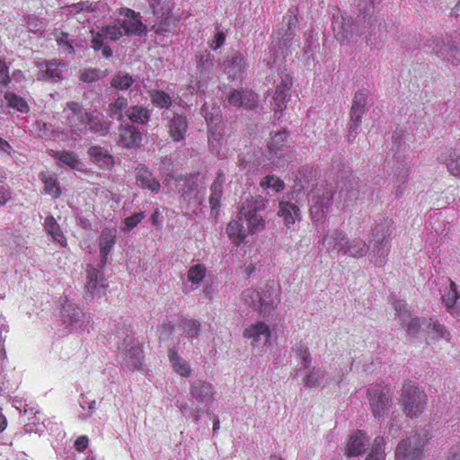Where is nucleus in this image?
<instances>
[{
	"label": "nucleus",
	"instance_id": "obj_1",
	"mask_svg": "<svg viewBox=\"0 0 460 460\" xmlns=\"http://www.w3.org/2000/svg\"><path fill=\"white\" fill-rule=\"evenodd\" d=\"M245 305L262 316L271 314L279 303V294L273 285L266 284L260 289L247 288L242 293Z\"/></svg>",
	"mask_w": 460,
	"mask_h": 460
},
{
	"label": "nucleus",
	"instance_id": "obj_2",
	"mask_svg": "<svg viewBox=\"0 0 460 460\" xmlns=\"http://www.w3.org/2000/svg\"><path fill=\"white\" fill-rule=\"evenodd\" d=\"M334 189L331 183L319 181L308 193L310 216L314 223H323L330 212Z\"/></svg>",
	"mask_w": 460,
	"mask_h": 460
},
{
	"label": "nucleus",
	"instance_id": "obj_3",
	"mask_svg": "<svg viewBox=\"0 0 460 460\" xmlns=\"http://www.w3.org/2000/svg\"><path fill=\"white\" fill-rule=\"evenodd\" d=\"M266 208V199L258 195L246 199L241 205L238 214L240 220L246 222L249 234H255L266 227V220L260 214Z\"/></svg>",
	"mask_w": 460,
	"mask_h": 460
},
{
	"label": "nucleus",
	"instance_id": "obj_4",
	"mask_svg": "<svg viewBox=\"0 0 460 460\" xmlns=\"http://www.w3.org/2000/svg\"><path fill=\"white\" fill-rule=\"evenodd\" d=\"M428 402V396L415 382L403 384L400 398L402 411L409 418L414 419L423 413Z\"/></svg>",
	"mask_w": 460,
	"mask_h": 460
},
{
	"label": "nucleus",
	"instance_id": "obj_5",
	"mask_svg": "<svg viewBox=\"0 0 460 460\" xmlns=\"http://www.w3.org/2000/svg\"><path fill=\"white\" fill-rule=\"evenodd\" d=\"M91 48L94 51L102 50V56L106 58L112 57V49L106 44V40H118L124 34L119 23L102 27L98 31H92Z\"/></svg>",
	"mask_w": 460,
	"mask_h": 460
},
{
	"label": "nucleus",
	"instance_id": "obj_6",
	"mask_svg": "<svg viewBox=\"0 0 460 460\" xmlns=\"http://www.w3.org/2000/svg\"><path fill=\"white\" fill-rule=\"evenodd\" d=\"M114 338L123 340L122 342L118 345V349L125 352L132 369H140L144 358L143 349L138 344H134L130 331L126 327L119 328L114 334Z\"/></svg>",
	"mask_w": 460,
	"mask_h": 460
},
{
	"label": "nucleus",
	"instance_id": "obj_7",
	"mask_svg": "<svg viewBox=\"0 0 460 460\" xmlns=\"http://www.w3.org/2000/svg\"><path fill=\"white\" fill-rule=\"evenodd\" d=\"M63 323L71 332H84L91 323V317L84 314L75 304L66 301L61 311Z\"/></svg>",
	"mask_w": 460,
	"mask_h": 460
},
{
	"label": "nucleus",
	"instance_id": "obj_8",
	"mask_svg": "<svg viewBox=\"0 0 460 460\" xmlns=\"http://www.w3.org/2000/svg\"><path fill=\"white\" fill-rule=\"evenodd\" d=\"M288 132L282 130L274 134L268 143L266 157L273 167H280L286 162V151L288 147Z\"/></svg>",
	"mask_w": 460,
	"mask_h": 460
},
{
	"label": "nucleus",
	"instance_id": "obj_9",
	"mask_svg": "<svg viewBox=\"0 0 460 460\" xmlns=\"http://www.w3.org/2000/svg\"><path fill=\"white\" fill-rule=\"evenodd\" d=\"M38 81L58 83L63 79V74L66 71V63L61 59H44L36 63Z\"/></svg>",
	"mask_w": 460,
	"mask_h": 460
},
{
	"label": "nucleus",
	"instance_id": "obj_10",
	"mask_svg": "<svg viewBox=\"0 0 460 460\" xmlns=\"http://www.w3.org/2000/svg\"><path fill=\"white\" fill-rule=\"evenodd\" d=\"M274 84L275 92L272 96L271 106L274 115L277 116L278 113L281 114L287 108L293 86V78L289 74L281 72L279 80L274 81Z\"/></svg>",
	"mask_w": 460,
	"mask_h": 460
},
{
	"label": "nucleus",
	"instance_id": "obj_11",
	"mask_svg": "<svg viewBox=\"0 0 460 460\" xmlns=\"http://www.w3.org/2000/svg\"><path fill=\"white\" fill-rule=\"evenodd\" d=\"M66 108L70 114L66 116V124L72 136L79 137L84 134L87 129V120H89L87 112L82 104L76 102H68Z\"/></svg>",
	"mask_w": 460,
	"mask_h": 460
},
{
	"label": "nucleus",
	"instance_id": "obj_12",
	"mask_svg": "<svg viewBox=\"0 0 460 460\" xmlns=\"http://www.w3.org/2000/svg\"><path fill=\"white\" fill-rule=\"evenodd\" d=\"M428 440V432L421 438H413V441L410 438L402 440L395 449V457L399 460H419Z\"/></svg>",
	"mask_w": 460,
	"mask_h": 460
},
{
	"label": "nucleus",
	"instance_id": "obj_13",
	"mask_svg": "<svg viewBox=\"0 0 460 460\" xmlns=\"http://www.w3.org/2000/svg\"><path fill=\"white\" fill-rule=\"evenodd\" d=\"M332 27L335 39L341 44H347L353 37L356 25L350 16L345 15L338 9L336 13L332 14Z\"/></svg>",
	"mask_w": 460,
	"mask_h": 460
},
{
	"label": "nucleus",
	"instance_id": "obj_14",
	"mask_svg": "<svg viewBox=\"0 0 460 460\" xmlns=\"http://www.w3.org/2000/svg\"><path fill=\"white\" fill-rule=\"evenodd\" d=\"M367 396L373 415L376 418L385 416L391 405V395L388 389L376 385L367 390Z\"/></svg>",
	"mask_w": 460,
	"mask_h": 460
},
{
	"label": "nucleus",
	"instance_id": "obj_15",
	"mask_svg": "<svg viewBox=\"0 0 460 460\" xmlns=\"http://www.w3.org/2000/svg\"><path fill=\"white\" fill-rule=\"evenodd\" d=\"M243 337L251 341L252 347H258L261 344L268 347L270 344L271 331L268 324L259 321L244 329Z\"/></svg>",
	"mask_w": 460,
	"mask_h": 460
},
{
	"label": "nucleus",
	"instance_id": "obj_16",
	"mask_svg": "<svg viewBox=\"0 0 460 460\" xmlns=\"http://www.w3.org/2000/svg\"><path fill=\"white\" fill-rule=\"evenodd\" d=\"M392 232V220L388 218H384L373 227V240L378 244L376 248H374L375 252L383 257L387 256L388 249L384 250V248L386 246Z\"/></svg>",
	"mask_w": 460,
	"mask_h": 460
},
{
	"label": "nucleus",
	"instance_id": "obj_17",
	"mask_svg": "<svg viewBox=\"0 0 460 460\" xmlns=\"http://www.w3.org/2000/svg\"><path fill=\"white\" fill-rule=\"evenodd\" d=\"M367 93L363 91L357 92L352 101L350 109V123L349 124V137L356 132L361 123L362 115L365 112L367 103Z\"/></svg>",
	"mask_w": 460,
	"mask_h": 460
},
{
	"label": "nucleus",
	"instance_id": "obj_18",
	"mask_svg": "<svg viewBox=\"0 0 460 460\" xmlns=\"http://www.w3.org/2000/svg\"><path fill=\"white\" fill-rule=\"evenodd\" d=\"M228 104L234 107H243L252 110L257 107L258 95L250 90H232L228 96Z\"/></svg>",
	"mask_w": 460,
	"mask_h": 460
},
{
	"label": "nucleus",
	"instance_id": "obj_19",
	"mask_svg": "<svg viewBox=\"0 0 460 460\" xmlns=\"http://www.w3.org/2000/svg\"><path fill=\"white\" fill-rule=\"evenodd\" d=\"M117 237V230L115 228H104L99 236V249L101 255V261L99 268L102 269L106 266L108 257L111 254L115 245Z\"/></svg>",
	"mask_w": 460,
	"mask_h": 460
},
{
	"label": "nucleus",
	"instance_id": "obj_20",
	"mask_svg": "<svg viewBox=\"0 0 460 460\" xmlns=\"http://www.w3.org/2000/svg\"><path fill=\"white\" fill-rule=\"evenodd\" d=\"M99 3H91L89 1H83L71 5L66 6V14L75 16L76 19L86 20L90 22L96 17V12L99 9Z\"/></svg>",
	"mask_w": 460,
	"mask_h": 460
},
{
	"label": "nucleus",
	"instance_id": "obj_21",
	"mask_svg": "<svg viewBox=\"0 0 460 460\" xmlns=\"http://www.w3.org/2000/svg\"><path fill=\"white\" fill-rule=\"evenodd\" d=\"M107 288L106 279L102 272L98 269L88 266L87 269V280L85 284L86 293L90 295L96 294L101 296L105 295Z\"/></svg>",
	"mask_w": 460,
	"mask_h": 460
},
{
	"label": "nucleus",
	"instance_id": "obj_22",
	"mask_svg": "<svg viewBox=\"0 0 460 460\" xmlns=\"http://www.w3.org/2000/svg\"><path fill=\"white\" fill-rule=\"evenodd\" d=\"M142 136L140 131L129 124H121L119 128V145L124 148H134L140 145Z\"/></svg>",
	"mask_w": 460,
	"mask_h": 460
},
{
	"label": "nucleus",
	"instance_id": "obj_23",
	"mask_svg": "<svg viewBox=\"0 0 460 460\" xmlns=\"http://www.w3.org/2000/svg\"><path fill=\"white\" fill-rule=\"evenodd\" d=\"M135 172L137 184L139 187L148 190L152 193H158L160 191L161 184L159 181L154 177L153 172L145 164H138Z\"/></svg>",
	"mask_w": 460,
	"mask_h": 460
},
{
	"label": "nucleus",
	"instance_id": "obj_24",
	"mask_svg": "<svg viewBox=\"0 0 460 460\" xmlns=\"http://www.w3.org/2000/svg\"><path fill=\"white\" fill-rule=\"evenodd\" d=\"M188 128L187 118L181 114H174L167 125L168 135L173 142H181L186 137Z\"/></svg>",
	"mask_w": 460,
	"mask_h": 460
},
{
	"label": "nucleus",
	"instance_id": "obj_25",
	"mask_svg": "<svg viewBox=\"0 0 460 460\" xmlns=\"http://www.w3.org/2000/svg\"><path fill=\"white\" fill-rule=\"evenodd\" d=\"M240 220V215L237 214L236 219L231 220L226 226V234L235 246H240L245 243L247 237V229Z\"/></svg>",
	"mask_w": 460,
	"mask_h": 460
},
{
	"label": "nucleus",
	"instance_id": "obj_26",
	"mask_svg": "<svg viewBox=\"0 0 460 460\" xmlns=\"http://www.w3.org/2000/svg\"><path fill=\"white\" fill-rule=\"evenodd\" d=\"M120 14L125 16V19L122 22L118 21L119 27L122 28L123 34H137L140 32L142 22L138 20L135 11L126 8L120 13Z\"/></svg>",
	"mask_w": 460,
	"mask_h": 460
},
{
	"label": "nucleus",
	"instance_id": "obj_27",
	"mask_svg": "<svg viewBox=\"0 0 460 460\" xmlns=\"http://www.w3.org/2000/svg\"><path fill=\"white\" fill-rule=\"evenodd\" d=\"M278 215L283 217L285 226L290 227L296 220L300 219V209L292 202L280 201Z\"/></svg>",
	"mask_w": 460,
	"mask_h": 460
},
{
	"label": "nucleus",
	"instance_id": "obj_28",
	"mask_svg": "<svg viewBox=\"0 0 460 460\" xmlns=\"http://www.w3.org/2000/svg\"><path fill=\"white\" fill-rule=\"evenodd\" d=\"M88 154L93 163L98 165L102 170H111L114 164V159L111 155L104 151L100 146H91Z\"/></svg>",
	"mask_w": 460,
	"mask_h": 460
},
{
	"label": "nucleus",
	"instance_id": "obj_29",
	"mask_svg": "<svg viewBox=\"0 0 460 460\" xmlns=\"http://www.w3.org/2000/svg\"><path fill=\"white\" fill-rule=\"evenodd\" d=\"M190 394L199 402H208L213 399V386L206 381H196L190 386Z\"/></svg>",
	"mask_w": 460,
	"mask_h": 460
},
{
	"label": "nucleus",
	"instance_id": "obj_30",
	"mask_svg": "<svg viewBox=\"0 0 460 460\" xmlns=\"http://www.w3.org/2000/svg\"><path fill=\"white\" fill-rule=\"evenodd\" d=\"M44 229L51 236L53 242L58 243L61 247H66V238L54 217L49 216L45 218Z\"/></svg>",
	"mask_w": 460,
	"mask_h": 460
},
{
	"label": "nucleus",
	"instance_id": "obj_31",
	"mask_svg": "<svg viewBox=\"0 0 460 460\" xmlns=\"http://www.w3.org/2000/svg\"><path fill=\"white\" fill-rule=\"evenodd\" d=\"M459 296L460 295L457 291L456 284L450 280L448 290L445 295H443L442 301L445 304L447 312L453 316H458L460 314L459 307L456 305Z\"/></svg>",
	"mask_w": 460,
	"mask_h": 460
},
{
	"label": "nucleus",
	"instance_id": "obj_32",
	"mask_svg": "<svg viewBox=\"0 0 460 460\" xmlns=\"http://www.w3.org/2000/svg\"><path fill=\"white\" fill-rule=\"evenodd\" d=\"M225 181V173L222 170L217 172V177L210 187L209 203L212 209H216L220 206L223 195V185Z\"/></svg>",
	"mask_w": 460,
	"mask_h": 460
},
{
	"label": "nucleus",
	"instance_id": "obj_33",
	"mask_svg": "<svg viewBox=\"0 0 460 460\" xmlns=\"http://www.w3.org/2000/svg\"><path fill=\"white\" fill-rule=\"evenodd\" d=\"M366 433L362 430H358L349 438L347 445L348 455L349 456H359L364 451V447L367 443Z\"/></svg>",
	"mask_w": 460,
	"mask_h": 460
},
{
	"label": "nucleus",
	"instance_id": "obj_34",
	"mask_svg": "<svg viewBox=\"0 0 460 460\" xmlns=\"http://www.w3.org/2000/svg\"><path fill=\"white\" fill-rule=\"evenodd\" d=\"M426 332L430 340H450V333L446 327L432 318H430L429 322L426 323Z\"/></svg>",
	"mask_w": 460,
	"mask_h": 460
},
{
	"label": "nucleus",
	"instance_id": "obj_35",
	"mask_svg": "<svg viewBox=\"0 0 460 460\" xmlns=\"http://www.w3.org/2000/svg\"><path fill=\"white\" fill-rule=\"evenodd\" d=\"M342 251L344 254L354 258H360L367 254V247L362 239L356 238L350 242H346Z\"/></svg>",
	"mask_w": 460,
	"mask_h": 460
},
{
	"label": "nucleus",
	"instance_id": "obj_36",
	"mask_svg": "<svg viewBox=\"0 0 460 460\" xmlns=\"http://www.w3.org/2000/svg\"><path fill=\"white\" fill-rule=\"evenodd\" d=\"M169 359L174 372L184 377H188L190 375L191 369L190 366L179 356L175 349H171L169 350Z\"/></svg>",
	"mask_w": 460,
	"mask_h": 460
},
{
	"label": "nucleus",
	"instance_id": "obj_37",
	"mask_svg": "<svg viewBox=\"0 0 460 460\" xmlns=\"http://www.w3.org/2000/svg\"><path fill=\"white\" fill-rule=\"evenodd\" d=\"M128 119L137 124H146L150 119L149 111L142 106L134 105L126 111Z\"/></svg>",
	"mask_w": 460,
	"mask_h": 460
},
{
	"label": "nucleus",
	"instance_id": "obj_38",
	"mask_svg": "<svg viewBox=\"0 0 460 460\" xmlns=\"http://www.w3.org/2000/svg\"><path fill=\"white\" fill-rule=\"evenodd\" d=\"M40 180L44 183V192L58 199L61 195V189L58 181L55 175H48L45 172L40 173Z\"/></svg>",
	"mask_w": 460,
	"mask_h": 460
},
{
	"label": "nucleus",
	"instance_id": "obj_39",
	"mask_svg": "<svg viewBox=\"0 0 460 460\" xmlns=\"http://www.w3.org/2000/svg\"><path fill=\"white\" fill-rule=\"evenodd\" d=\"M151 102L159 109H169L172 106V97L162 90H149L147 92Z\"/></svg>",
	"mask_w": 460,
	"mask_h": 460
},
{
	"label": "nucleus",
	"instance_id": "obj_40",
	"mask_svg": "<svg viewBox=\"0 0 460 460\" xmlns=\"http://www.w3.org/2000/svg\"><path fill=\"white\" fill-rule=\"evenodd\" d=\"M128 102L126 97L119 96L108 108V116L116 120H121L124 117L123 111L128 107Z\"/></svg>",
	"mask_w": 460,
	"mask_h": 460
},
{
	"label": "nucleus",
	"instance_id": "obj_41",
	"mask_svg": "<svg viewBox=\"0 0 460 460\" xmlns=\"http://www.w3.org/2000/svg\"><path fill=\"white\" fill-rule=\"evenodd\" d=\"M207 275V268L205 265L198 263L192 265L187 272V279L193 286L199 287Z\"/></svg>",
	"mask_w": 460,
	"mask_h": 460
},
{
	"label": "nucleus",
	"instance_id": "obj_42",
	"mask_svg": "<svg viewBox=\"0 0 460 460\" xmlns=\"http://www.w3.org/2000/svg\"><path fill=\"white\" fill-rule=\"evenodd\" d=\"M243 58L241 54L234 55L226 65L229 76L234 79L239 77L243 72Z\"/></svg>",
	"mask_w": 460,
	"mask_h": 460
},
{
	"label": "nucleus",
	"instance_id": "obj_43",
	"mask_svg": "<svg viewBox=\"0 0 460 460\" xmlns=\"http://www.w3.org/2000/svg\"><path fill=\"white\" fill-rule=\"evenodd\" d=\"M89 120H87V127L92 132L106 134L109 130L110 124L104 121L101 116L93 115L89 112Z\"/></svg>",
	"mask_w": 460,
	"mask_h": 460
},
{
	"label": "nucleus",
	"instance_id": "obj_44",
	"mask_svg": "<svg viewBox=\"0 0 460 460\" xmlns=\"http://www.w3.org/2000/svg\"><path fill=\"white\" fill-rule=\"evenodd\" d=\"M385 445L384 437H376L366 460H385Z\"/></svg>",
	"mask_w": 460,
	"mask_h": 460
},
{
	"label": "nucleus",
	"instance_id": "obj_45",
	"mask_svg": "<svg viewBox=\"0 0 460 460\" xmlns=\"http://www.w3.org/2000/svg\"><path fill=\"white\" fill-rule=\"evenodd\" d=\"M4 99L10 107L17 110L20 112L26 113L29 111V106L25 100L13 93H6Z\"/></svg>",
	"mask_w": 460,
	"mask_h": 460
},
{
	"label": "nucleus",
	"instance_id": "obj_46",
	"mask_svg": "<svg viewBox=\"0 0 460 460\" xmlns=\"http://www.w3.org/2000/svg\"><path fill=\"white\" fill-rule=\"evenodd\" d=\"M346 234L343 231L336 230L332 235L326 236L323 240L328 245V249L341 251L345 244L342 242L345 240Z\"/></svg>",
	"mask_w": 460,
	"mask_h": 460
},
{
	"label": "nucleus",
	"instance_id": "obj_47",
	"mask_svg": "<svg viewBox=\"0 0 460 460\" xmlns=\"http://www.w3.org/2000/svg\"><path fill=\"white\" fill-rule=\"evenodd\" d=\"M55 158L58 159L62 164L67 165L72 169H75L80 164V160L76 155L72 151H60L57 152Z\"/></svg>",
	"mask_w": 460,
	"mask_h": 460
},
{
	"label": "nucleus",
	"instance_id": "obj_48",
	"mask_svg": "<svg viewBox=\"0 0 460 460\" xmlns=\"http://www.w3.org/2000/svg\"><path fill=\"white\" fill-rule=\"evenodd\" d=\"M135 80L127 73H119L111 80V86L118 90L128 89Z\"/></svg>",
	"mask_w": 460,
	"mask_h": 460
},
{
	"label": "nucleus",
	"instance_id": "obj_49",
	"mask_svg": "<svg viewBox=\"0 0 460 460\" xmlns=\"http://www.w3.org/2000/svg\"><path fill=\"white\" fill-rule=\"evenodd\" d=\"M261 186L264 189L271 188L276 192H280L285 189L284 181L275 176V175H267L261 181Z\"/></svg>",
	"mask_w": 460,
	"mask_h": 460
},
{
	"label": "nucleus",
	"instance_id": "obj_50",
	"mask_svg": "<svg viewBox=\"0 0 460 460\" xmlns=\"http://www.w3.org/2000/svg\"><path fill=\"white\" fill-rule=\"evenodd\" d=\"M202 111L205 112V119L208 128V141L211 142L216 139V129L218 123L221 121V118L218 114L215 116L213 114H209L206 111L205 108L202 109Z\"/></svg>",
	"mask_w": 460,
	"mask_h": 460
},
{
	"label": "nucleus",
	"instance_id": "obj_51",
	"mask_svg": "<svg viewBox=\"0 0 460 460\" xmlns=\"http://www.w3.org/2000/svg\"><path fill=\"white\" fill-rule=\"evenodd\" d=\"M183 332L190 338L197 337L200 332V323L197 320L183 319L181 320Z\"/></svg>",
	"mask_w": 460,
	"mask_h": 460
},
{
	"label": "nucleus",
	"instance_id": "obj_52",
	"mask_svg": "<svg viewBox=\"0 0 460 460\" xmlns=\"http://www.w3.org/2000/svg\"><path fill=\"white\" fill-rule=\"evenodd\" d=\"M53 34L59 48L69 54H73L75 52L74 47L68 40V33L55 31Z\"/></svg>",
	"mask_w": 460,
	"mask_h": 460
},
{
	"label": "nucleus",
	"instance_id": "obj_53",
	"mask_svg": "<svg viewBox=\"0 0 460 460\" xmlns=\"http://www.w3.org/2000/svg\"><path fill=\"white\" fill-rule=\"evenodd\" d=\"M305 385L308 388L318 386L321 384L320 370L315 367L307 369V372L303 378Z\"/></svg>",
	"mask_w": 460,
	"mask_h": 460
},
{
	"label": "nucleus",
	"instance_id": "obj_54",
	"mask_svg": "<svg viewBox=\"0 0 460 460\" xmlns=\"http://www.w3.org/2000/svg\"><path fill=\"white\" fill-rule=\"evenodd\" d=\"M106 71H101L96 68L85 69L80 75V80L82 82L93 83L106 75Z\"/></svg>",
	"mask_w": 460,
	"mask_h": 460
},
{
	"label": "nucleus",
	"instance_id": "obj_55",
	"mask_svg": "<svg viewBox=\"0 0 460 460\" xmlns=\"http://www.w3.org/2000/svg\"><path fill=\"white\" fill-rule=\"evenodd\" d=\"M447 167L451 174L460 177V155H451L447 163Z\"/></svg>",
	"mask_w": 460,
	"mask_h": 460
},
{
	"label": "nucleus",
	"instance_id": "obj_56",
	"mask_svg": "<svg viewBox=\"0 0 460 460\" xmlns=\"http://www.w3.org/2000/svg\"><path fill=\"white\" fill-rule=\"evenodd\" d=\"M146 217L145 212H138L128 217L124 220L125 228L131 230L136 227Z\"/></svg>",
	"mask_w": 460,
	"mask_h": 460
},
{
	"label": "nucleus",
	"instance_id": "obj_57",
	"mask_svg": "<svg viewBox=\"0 0 460 460\" xmlns=\"http://www.w3.org/2000/svg\"><path fill=\"white\" fill-rule=\"evenodd\" d=\"M427 321L424 318H411L406 325L407 332L410 335L416 334L422 325L426 326Z\"/></svg>",
	"mask_w": 460,
	"mask_h": 460
},
{
	"label": "nucleus",
	"instance_id": "obj_58",
	"mask_svg": "<svg viewBox=\"0 0 460 460\" xmlns=\"http://www.w3.org/2000/svg\"><path fill=\"white\" fill-rule=\"evenodd\" d=\"M394 307L396 311V315L401 324H404L406 320L410 317V312L406 309L404 304L401 301H396L394 304Z\"/></svg>",
	"mask_w": 460,
	"mask_h": 460
},
{
	"label": "nucleus",
	"instance_id": "obj_59",
	"mask_svg": "<svg viewBox=\"0 0 460 460\" xmlns=\"http://www.w3.org/2000/svg\"><path fill=\"white\" fill-rule=\"evenodd\" d=\"M283 22L288 26L286 35L290 36L292 33V30L296 26L297 17L293 12L288 10V12L283 16Z\"/></svg>",
	"mask_w": 460,
	"mask_h": 460
},
{
	"label": "nucleus",
	"instance_id": "obj_60",
	"mask_svg": "<svg viewBox=\"0 0 460 460\" xmlns=\"http://www.w3.org/2000/svg\"><path fill=\"white\" fill-rule=\"evenodd\" d=\"M10 81L9 67L5 61L0 59V84L7 85Z\"/></svg>",
	"mask_w": 460,
	"mask_h": 460
},
{
	"label": "nucleus",
	"instance_id": "obj_61",
	"mask_svg": "<svg viewBox=\"0 0 460 460\" xmlns=\"http://www.w3.org/2000/svg\"><path fill=\"white\" fill-rule=\"evenodd\" d=\"M293 350L299 358L310 354L307 345L302 341L299 343H296L293 347Z\"/></svg>",
	"mask_w": 460,
	"mask_h": 460
},
{
	"label": "nucleus",
	"instance_id": "obj_62",
	"mask_svg": "<svg viewBox=\"0 0 460 460\" xmlns=\"http://www.w3.org/2000/svg\"><path fill=\"white\" fill-rule=\"evenodd\" d=\"M225 33L223 31H218L212 40V42L210 43V48L217 50L225 43Z\"/></svg>",
	"mask_w": 460,
	"mask_h": 460
},
{
	"label": "nucleus",
	"instance_id": "obj_63",
	"mask_svg": "<svg viewBox=\"0 0 460 460\" xmlns=\"http://www.w3.org/2000/svg\"><path fill=\"white\" fill-rule=\"evenodd\" d=\"M89 444V439L86 436H80L75 441V447L77 451L83 452L84 451Z\"/></svg>",
	"mask_w": 460,
	"mask_h": 460
},
{
	"label": "nucleus",
	"instance_id": "obj_64",
	"mask_svg": "<svg viewBox=\"0 0 460 460\" xmlns=\"http://www.w3.org/2000/svg\"><path fill=\"white\" fill-rule=\"evenodd\" d=\"M447 460H460V444L455 445L449 449Z\"/></svg>",
	"mask_w": 460,
	"mask_h": 460
}]
</instances>
